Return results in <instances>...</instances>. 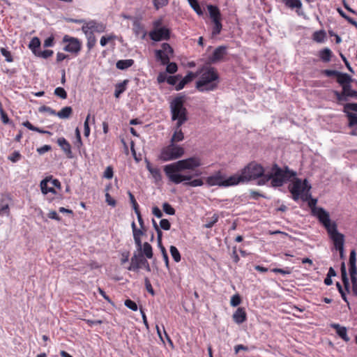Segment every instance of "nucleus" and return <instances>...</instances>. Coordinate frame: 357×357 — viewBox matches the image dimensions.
<instances>
[{
    "label": "nucleus",
    "instance_id": "16",
    "mask_svg": "<svg viewBox=\"0 0 357 357\" xmlns=\"http://www.w3.org/2000/svg\"><path fill=\"white\" fill-rule=\"evenodd\" d=\"M145 264H147V260L142 255H134L131 258L130 264L128 267V270L137 271L142 266H145Z\"/></svg>",
    "mask_w": 357,
    "mask_h": 357
},
{
    "label": "nucleus",
    "instance_id": "20",
    "mask_svg": "<svg viewBox=\"0 0 357 357\" xmlns=\"http://www.w3.org/2000/svg\"><path fill=\"white\" fill-rule=\"evenodd\" d=\"M349 274L357 275V267H356V252L355 250H352L349 255Z\"/></svg>",
    "mask_w": 357,
    "mask_h": 357
},
{
    "label": "nucleus",
    "instance_id": "52",
    "mask_svg": "<svg viewBox=\"0 0 357 357\" xmlns=\"http://www.w3.org/2000/svg\"><path fill=\"white\" fill-rule=\"evenodd\" d=\"M0 52H1V54L6 58V61L7 62H13V58L11 55L10 52H9L8 50H7L6 49H5L3 47H1L0 49Z\"/></svg>",
    "mask_w": 357,
    "mask_h": 357
},
{
    "label": "nucleus",
    "instance_id": "29",
    "mask_svg": "<svg viewBox=\"0 0 357 357\" xmlns=\"http://www.w3.org/2000/svg\"><path fill=\"white\" fill-rule=\"evenodd\" d=\"M85 36L87 40L86 47L88 49V52H90L96 46V38L94 33L92 32L87 33V34H85Z\"/></svg>",
    "mask_w": 357,
    "mask_h": 357
},
{
    "label": "nucleus",
    "instance_id": "11",
    "mask_svg": "<svg viewBox=\"0 0 357 357\" xmlns=\"http://www.w3.org/2000/svg\"><path fill=\"white\" fill-rule=\"evenodd\" d=\"M76 23L84 22L82 26V31L84 34L90 32L103 33L106 30V24L102 22H98L96 20H90L89 22H84L82 20H73Z\"/></svg>",
    "mask_w": 357,
    "mask_h": 357
},
{
    "label": "nucleus",
    "instance_id": "61",
    "mask_svg": "<svg viewBox=\"0 0 357 357\" xmlns=\"http://www.w3.org/2000/svg\"><path fill=\"white\" fill-rule=\"evenodd\" d=\"M160 228L164 230H169L171 224L167 219H162L160 222Z\"/></svg>",
    "mask_w": 357,
    "mask_h": 357
},
{
    "label": "nucleus",
    "instance_id": "47",
    "mask_svg": "<svg viewBox=\"0 0 357 357\" xmlns=\"http://www.w3.org/2000/svg\"><path fill=\"white\" fill-rule=\"evenodd\" d=\"M349 111L357 112V103H346L344 105L343 112L346 114L350 113Z\"/></svg>",
    "mask_w": 357,
    "mask_h": 357
},
{
    "label": "nucleus",
    "instance_id": "55",
    "mask_svg": "<svg viewBox=\"0 0 357 357\" xmlns=\"http://www.w3.org/2000/svg\"><path fill=\"white\" fill-rule=\"evenodd\" d=\"M151 174L153 178L155 180V181H161L162 175L160 170L158 167H155V169L151 170Z\"/></svg>",
    "mask_w": 357,
    "mask_h": 357
},
{
    "label": "nucleus",
    "instance_id": "15",
    "mask_svg": "<svg viewBox=\"0 0 357 357\" xmlns=\"http://www.w3.org/2000/svg\"><path fill=\"white\" fill-rule=\"evenodd\" d=\"M227 54V47L221 45L215 49L213 54L208 56V60L210 63H217L225 61Z\"/></svg>",
    "mask_w": 357,
    "mask_h": 357
},
{
    "label": "nucleus",
    "instance_id": "9",
    "mask_svg": "<svg viewBox=\"0 0 357 357\" xmlns=\"http://www.w3.org/2000/svg\"><path fill=\"white\" fill-rule=\"evenodd\" d=\"M184 99L181 96H177L170 102L172 120L176 119H188V111L184 107Z\"/></svg>",
    "mask_w": 357,
    "mask_h": 357
},
{
    "label": "nucleus",
    "instance_id": "33",
    "mask_svg": "<svg viewBox=\"0 0 357 357\" xmlns=\"http://www.w3.org/2000/svg\"><path fill=\"white\" fill-rule=\"evenodd\" d=\"M184 139V134L182 130H174L170 142L175 144Z\"/></svg>",
    "mask_w": 357,
    "mask_h": 357
},
{
    "label": "nucleus",
    "instance_id": "49",
    "mask_svg": "<svg viewBox=\"0 0 357 357\" xmlns=\"http://www.w3.org/2000/svg\"><path fill=\"white\" fill-rule=\"evenodd\" d=\"M54 94L61 99L67 98V93L65 89L62 87H57L54 90Z\"/></svg>",
    "mask_w": 357,
    "mask_h": 357
},
{
    "label": "nucleus",
    "instance_id": "19",
    "mask_svg": "<svg viewBox=\"0 0 357 357\" xmlns=\"http://www.w3.org/2000/svg\"><path fill=\"white\" fill-rule=\"evenodd\" d=\"M233 320L238 324H241L247 320V313L243 307H238L232 315Z\"/></svg>",
    "mask_w": 357,
    "mask_h": 357
},
{
    "label": "nucleus",
    "instance_id": "39",
    "mask_svg": "<svg viewBox=\"0 0 357 357\" xmlns=\"http://www.w3.org/2000/svg\"><path fill=\"white\" fill-rule=\"evenodd\" d=\"M169 251H170V253H171V255H172L173 259L176 262H179L181 261V257L180 252H179L178 250L176 248V247H175L174 245H171L170 248H169Z\"/></svg>",
    "mask_w": 357,
    "mask_h": 357
},
{
    "label": "nucleus",
    "instance_id": "24",
    "mask_svg": "<svg viewBox=\"0 0 357 357\" xmlns=\"http://www.w3.org/2000/svg\"><path fill=\"white\" fill-rule=\"evenodd\" d=\"M332 327L336 330V333L342 340L346 342L349 340V337L347 335V331L345 327L340 326L337 324H333Z\"/></svg>",
    "mask_w": 357,
    "mask_h": 357
},
{
    "label": "nucleus",
    "instance_id": "50",
    "mask_svg": "<svg viewBox=\"0 0 357 357\" xmlns=\"http://www.w3.org/2000/svg\"><path fill=\"white\" fill-rule=\"evenodd\" d=\"M241 303V298L238 294H236L231 298L230 305L232 307H236Z\"/></svg>",
    "mask_w": 357,
    "mask_h": 357
},
{
    "label": "nucleus",
    "instance_id": "63",
    "mask_svg": "<svg viewBox=\"0 0 357 357\" xmlns=\"http://www.w3.org/2000/svg\"><path fill=\"white\" fill-rule=\"evenodd\" d=\"M113 176H114L113 167L112 166H108L104 172L103 176L106 178L111 179L113 177Z\"/></svg>",
    "mask_w": 357,
    "mask_h": 357
},
{
    "label": "nucleus",
    "instance_id": "2",
    "mask_svg": "<svg viewBox=\"0 0 357 357\" xmlns=\"http://www.w3.org/2000/svg\"><path fill=\"white\" fill-rule=\"evenodd\" d=\"M312 213L326 229L335 249L340 252V258L342 259L344 257V236L338 232L336 222L331 220L329 213L323 208H313Z\"/></svg>",
    "mask_w": 357,
    "mask_h": 357
},
{
    "label": "nucleus",
    "instance_id": "27",
    "mask_svg": "<svg viewBox=\"0 0 357 357\" xmlns=\"http://www.w3.org/2000/svg\"><path fill=\"white\" fill-rule=\"evenodd\" d=\"M40 40L38 37H33L29 44V48L35 56L37 55V53L39 52L38 48L40 47Z\"/></svg>",
    "mask_w": 357,
    "mask_h": 357
},
{
    "label": "nucleus",
    "instance_id": "32",
    "mask_svg": "<svg viewBox=\"0 0 357 357\" xmlns=\"http://www.w3.org/2000/svg\"><path fill=\"white\" fill-rule=\"evenodd\" d=\"M143 252V254L145 255V257L148 259H151L153 257V249L151 245L145 242L143 244V246L142 248V250Z\"/></svg>",
    "mask_w": 357,
    "mask_h": 357
},
{
    "label": "nucleus",
    "instance_id": "10",
    "mask_svg": "<svg viewBox=\"0 0 357 357\" xmlns=\"http://www.w3.org/2000/svg\"><path fill=\"white\" fill-rule=\"evenodd\" d=\"M62 43L66 44L63 47V50L75 56H77L82 50V41L77 38L65 35L62 38Z\"/></svg>",
    "mask_w": 357,
    "mask_h": 357
},
{
    "label": "nucleus",
    "instance_id": "60",
    "mask_svg": "<svg viewBox=\"0 0 357 357\" xmlns=\"http://www.w3.org/2000/svg\"><path fill=\"white\" fill-rule=\"evenodd\" d=\"M124 304L127 307H128L129 309H130L133 311L137 310V305L136 303L130 299L126 300Z\"/></svg>",
    "mask_w": 357,
    "mask_h": 357
},
{
    "label": "nucleus",
    "instance_id": "64",
    "mask_svg": "<svg viewBox=\"0 0 357 357\" xmlns=\"http://www.w3.org/2000/svg\"><path fill=\"white\" fill-rule=\"evenodd\" d=\"M352 283V290L354 294L357 295V275H350Z\"/></svg>",
    "mask_w": 357,
    "mask_h": 357
},
{
    "label": "nucleus",
    "instance_id": "5",
    "mask_svg": "<svg viewBox=\"0 0 357 357\" xmlns=\"http://www.w3.org/2000/svg\"><path fill=\"white\" fill-rule=\"evenodd\" d=\"M234 175L236 184L238 185L256 179L261 181L265 176V170L261 165L256 162H251Z\"/></svg>",
    "mask_w": 357,
    "mask_h": 357
},
{
    "label": "nucleus",
    "instance_id": "3",
    "mask_svg": "<svg viewBox=\"0 0 357 357\" xmlns=\"http://www.w3.org/2000/svg\"><path fill=\"white\" fill-rule=\"evenodd\" d=\"M198 79L195 87L199 92L213 91L218 89L220 76L217 69L211 66H204L196 73Z\"/></svg>",
    "mask_w": 357,
    "mask_h": 357
},
{
    "label": "nucleus",
    "instance_id": "40",
    "mask_svg": "<svg viewBox=\"0 0 357 357\" xmlns=\"http://www.w3.org/2000/svg\"><path fill=\"white\" fill-rule=\"evenodd\" d=\"M116 36L113 33H111L107 36H103L101 37L100 40V45L104 47L108 43L116 39Z\"/></svg>",
    "mask_w": 357,
    "mask_h": 357
},
{
    "label": "nucleus",
    "instance_id": "59",
    "mask_svg": "<svg viewBox=\"0 0 357 357\" xmlns=\"http://www.w3.org/2000/svg\"><path fill=\"white\" fill-rule=\"evenodd\" d=\"M22 158V155L19 151H14L11 155L8 156V160L13 162H16L20 160Z\"/></svg>",
    "mask_w": 357,
    "mask_h": 357
},
{
    "label": "nucleus",
    "instance_id": "45",
    "mask_svg": "<svg viewBox=\"0 0 357 357\" xmlns=\"http://www.w3.org/2000/svg\"><path fill=\"white\" fill-rule=\"evenodd\" d=\"M169 0H153V4L155 10H159L169 3Z\"/></svg>",
    "mask_w": 357,
    "mask_h": 357
},
{
    "label": "nucleus",
    "instance_id": "22",
    "mask_svg": "<svg viewBox=\"0 0 357 357\" xmlns=\"http://www.w3.org/2000/svg\"><path fill=\"white\" fill-rule=\"evenodd\" d=\"M207 9L212 22L221 20L220 11L216 6L208 5Z\"/></svg>",
    "mask_w": 357,
    "mask_h": 357
},
{
    "label": "nucleus",
    "instance_id": "31",
    "mask_svg": "<svg viewBox=\"0 0 357 357\" xmlns=\"http://www.w3.org/2000/svg\"><path fill=\"white\" fill-rule=\"evenodd\" d=\"M73 114V109L70 106L62 108L59 112H56V116L60 119H68Z\"/></svg>",
    "mask_w": 357,
    "mask_h": 357
},
{
    "label": "nucleus",
    "instance_id": "43",
    "mask_svg": "<svg viewBox=\"0 0 357 357\" xmlns=\"http://www.w3.org/2000/svg\"><path fill=\"white\" fill-rule=\"evenodd\" d=\"M333 93L336 97L337 103L340 104L343 101H347V93H344V89L341 93L337 91H333Z\"/></svg>",
    "mask_w": 357,
    "mask_h": 357
},
{
    "label": "nucleus",
    "instance_id": "4",
    "mask_svg": "<svg viewBox=\"0 0 357 357\" xmlns=\"http://www.w3.org/2000/svg\"><path fill=\"white\" fill-rule=\"evenodd\" d=\"M296 176V173L289 169L287 167L282 169L277 164H274L271 167V172L265 173V176H263L262 179L258 181V185H265L271 181V186L275 188L280 187L287 181Z\"/></svg>",
    "mask_w": 357,
    "mask_h": 357
},
{
    "label": "nucleus",
    "instance_id": "13",
    "mask_svg": "<svg viewBox=\"0 0 357 357\" xmlns=\"http://www.w3.org/2000/svg\"><path fill=\"white\" fill-rule=\"evenodd\" d=\"M54 188H61V183L58 179H53L52 177H47L40 182V188L43 194L48 192L56 193Z\"/></svg>",
    "mask_w": 357,
    "mask_h": 357
},
{
    "label": "nucleus",
    "instance_id": "23",
    "mask_svg": "<svg viewBox=\"0 0 357 357\" xmlns=\"http://www.w3.org/2000/svg\"><path fill=\"white\" fill-rule=\"evenodd\" d=\"M336 78L337 83L340 84L342 88L344 86H347L352 82V78L350 75L340 72L338 73Z\"/></svg>",
    "mask_w": 357,
    "mask_h": 357
},
{
    "label": "nucleus",
    "instance_id": "41",
    "mask_svg": "<svg viewBox=\"0 0 357 357\" xmlns=\"http://www.w3.org/2000/svg\"><path fill=\"white\" fill-rule=\"evenodd\" d=\"M213 26L212 29V34L213 36L218 35L222 29L221 20L213 21Z\"/></svg>",
    "mask_w": 357,
    "mask_h": 357
},
{
    "label": "nucleus",
    "instance_id": "30",
    "mask_svg": "<svg viewBox=\"0 0 357 357\" xmlns=\"http://www.w3.org/2000/svg\"><path fill=\"white\" fill-rule=\"evenodd\" d=\"M133 31L135 35L140 36L141 39L144 40L146 38L147 32L144 29V26L139 23L134 24Z\"/></svg>",
    "mask_w": 357,
    "mask_h": 357
},
{
    "label": "nucleus",
    "instance_id": "57",
    "mask_svg": "<svg viewBox=\"0 0 357 357\" xmlns=\"http://www.w3.org/2000/svg\"><path fill=\"white\" fill-rule=\"evenodd\" d=\"M128 195H129L130 203L132 206V208H133L135 212L139 211V204H137L134 195L130 192H128Z\"/></svg>",
    "mask_w": 357,
    "mask_h": 357
},
{
    "label": "nucleus",
    "instance_id": "7",
    "mask_svg": "<svg viewBox=\"0 0 357 357\" xmlns=\"http://www.w3.org/2000/svg\"><path fill=\"white\" fill-rule=\"evenodd\" d=\"M205 181L208 187L228 188L237 185L234 174L227 177L221 170L216 171L212 175L206 177Z\"/></svg>",
    "mask_w": 357,
    "mask_h": 357
},
{
    "label": "nucleus",
    "instance_id": "36",
    "mask_svg": "<svg viewBox=\"0 0 357 357\" xmlns=\"http://www.w3.org/2000/svg\"><path fill=\"white\" fill-rule=\"evenodd\" d=\"M337 13L340 14L341 17L345 19L349 24L354 26L357 28V22L354 20L353 18L348 16L341 8H338L337 9Z\"/></svg>",
    "mask_w": 357,
    "mask_h": 357
},
{
    "label": "nucleus",
    "instance_id": "12",
    "mask_svg": "<svg viewBox=\"0 0 357 357\" xmlns=\"http://www.w3.org/2000/svg\"><path fill=\"white\" fill-rule=\"evenodd\" d=\"M154 54L156 61L165 66L170 61V57L174 54V50L169 43H163L161 45V49L155 50Z\"/></svg>",
    "mask_w": 357,
    "mask_h": 357
},
{
    "label": "nucleus",
    "instance_id": "26",
    "mask_svg": "<svg viewBox=\"0 0 357 357\" xmlns=\"http://www.w3.org/2000/svg\"><path fill=\"white\" fill-rule=\"evenodd\" d=\"M332 56V51L327 47L324 48L319 52V56L320 59L324 62H329L331 60Z\"/></svg>",
    "mask_w": 357,
    "mask_h": 357
},
{
    "label": "nucleus",
    "instance_id": "14",
    "mask_svg": "<svg viewBox=\"0 0 357 357\" xmlns=\"http://www.w3.org/2000/svg\"><path fill=\"white\" fill-rule=\"evenodd\" d=\"M149 36L153 41L167 40L170 38V31L168 28L162 26L160 29H153L149 33Z\"/></svg>",
    "mask_w": 357,
    "mask_h": 357
},
{
    "label": "nucleus",
    "instance_id": "51",
    "mask_svg": "<svg viewBox=\"0 0 357 357\" xmlns=\"http://www.w3.org/2000/svg\"><path fill=\"white\" fill-rule=\"evenodd\" d=\"M0 114H1V121L3 122V123L8 124L10 122V119H9L7 114L4 111L1 102H0Z\"/></svg>",
    "mask_w": 357,
    "mask_h": 357
},
{
    "label": "nucleus",
    "instance_id": "37",
    "mask_svg": "<svg viewBox=\"0 0 357 357\" xmlns=\"http://www.w3.org/2000/svg\"><path fill=\"white\" fill-rule=\"evenodd\" d=\"M341 273H342V279L343 284H344L346 289L348 290L349 284V280H348L347 274V271H346L345 264L344 262H342V265H341Z\"/></svg>",
    "mask_w": 357,
    "mask_h": 357
},
{
    "label": "nucleus",
    "instance_id": "21",
    "mask_svg": "<svg viewBox=\"0 0 357 357\" xmlns=\"http://www.w3.org/2000/svg\"><path fill=\"white\" fill-rule=\"evenodd\" d=\"M197 77L196 73L192 72H188V73L182 79V80L176 86L175 89L176 91L183 89L185 86L192 81V79Z\"/></svg>",
    "mask_w": 357,
    "mask_h": 357
},
{
    "label": "nucleus",
    "instance_id": "62",
    "mask_svg": "<svg viewBox=\"0 0 357 357\" xmlns=\"http://www.w3.org/2000/svg\"><path fill=\"white\" fill-rule=\"evenodd\" d=\"M39 111L40 112H47L50 115L56 116V112L50 107L42 106L39 108Z\"/></svg>",
    "mask_w": 357,
    "mask_h": 357
},
{
    "label": "nucleus",
    "instance_id": "28",
    "mask_svg": "<svg viewBox=\"0 0 357 357\" xmlns=\"http://www.w3.org/2000/svg\"><path fill=\"white\" fill-rule=\"evenodd\" d=\"M133 59L119 60L116 63V67L119 70H126L134 64Z\"/></svg>",
    "mask_w": 357,
    "mask_h": 357
},
{
    "label": "nucleus",
    "instance_id": "42",
    "mask_svg": "<svg viewBox=\"0 0 357 357\" xmlns=\"http://www.w3.org/2000/svg\"><path fill=\"white\" fill-rule=\"evenodd\" d=\"M343 89L348 97L357 98V91L352 90L351 84L344 86Z\"/></svg>",
    "mask_w": 357,
    "mask_h": 357
},
{
    "label": "nucleus",
    "instance_id": "38",
    "mask_svg": "<svg viewBox=\"0 0 357 357\" xmlns=\"http://www.w3.org/2000/svg\"><path fill=\"white\" fill-rule=\"evenodd\" d=\"M184 185L190 187H198L204 185V182L202 178H195L190 181H185Z\"/></svg>",
    "mask_w": 357,
    "mask_h": 357
},
{
    "label": "nucleus",
    "instance_id": "48",
    "mask_svg": "<svg viewBox=\"0 0 357 357\" xmlns=\"http://www.w3.org/2000/svg\"><path fill=\"white\" fill-rule=\"evenodd\" d=\"M162 209L164 212L168 215H174L175 214V209L167 202H165L162 204Z\"/></svg>",
    "mask_w": 357,
    "mask_h": 357
},
{
    "label": "nucleus",
    "instance_id": "44",
    "mask_svg": "<svg viewBox=\"0 0 357 357\" xmlns=\"http://www.w3.org/2000/svg\"><path fill=\"white\" fill-rule=\"evenodd\" d=\"M219 216L217 214H213V215L207 219L206 224L204 225L205 228H211L218 221Z\"/></svg>",
    "mask_w": 357,
    "mask_h": 357
},
{
    "label": "nucleus",
    "instance_id": "17",
    "mask_svg": "<svg viewBox=\"0 0 357 357\" xmlns=\"http://www.w3.org/2000/svg\"><path fill=\"white\" fill-rule=\"evenodd\" d=\"M282 2L287 8L291 10H295L297 15H303L301 10L303 4L301 0H282Z\"/></svg>",
    "mask_w": 357,
    "mask_h": 357
},
{
    "label": "nucleus",
    "instance_id": "54",
    "mask_svg": "<svg viewBox=\"0 0 357 357\" xmlns=\"http://www.w3.org/2000/svg\"><path fill=\"white\" fill-rule=\"evenodd\" d=\"M91 114H89L85 119V121L84 123V134L85 137H89L90 135V127L89 124V119H90Z\"/></svg>",
    "mask_w": 357,
    "mask_h": 357
},
{
    "label": "nucleus",
    "instance_id": "56",
    "mask_svg": "<svg viewBox=\"0 0 357 357\" xmlns=\"http://www.w3.org/2000/svg\"><path fill=\"white\" fill-rule=\"evenodd\" d=\"M166 65H167L166 70L167 73H169L170 74L175 73L178 70L177 65L174 62L170 63L169 61V63Z\"/></svg>",
    "mask_w": 357,
    "mask_h": 357
},
{
    "label": "nucleus",
    "instance_id": "34",
    "mask_svg": "<svg viewBox=\"0 0 357 357\" xmlns=\"http://www.w3.org/2000/svg\"><path fill=\"white\" fill-rule=\"evenodd\" d=\"M22 125L24 127L27 128L29 130H32V131H36L37 132L42 133V134H45V133L51 134V132L49 131L44 130L40 128L33 126L29 121H26L23 122Z\"/></svg>",
    "mask_w": 357,
    "mask_h": 357
},
{
    "label": "nucleus",
    "instance_id": "1",
    "mask_svg": "<svg viewBox=\"0 0 357 357\" xmlns=\"http://www.w3.org/2000/svg\"><path fill=\"white\" fill-rule=\"evenodd\" d=\"M202 165L201 158L197 156L167 165L164 167V172L169 181L174 184H179L185 181H190L191 175H183L181 172L185 170H194Z\"/></svg>",
    "mask_w": 357,
    "mask_h": 357
},
{
    "label": "nucleus",
    "instance_id": "53",
    "mask_svg": "<svg viewBox=\"0 0 357 357\" xmlns=\"http://www.w3.org/2000/svg\"><path fill=\"white\" fill-rule=\"evenodd\" d=\"M54 54V52L53 50H44V51H39L38 53H37V55H36V56H39V57H42V58H44V59H47L50 56H52Z\"/></svg>",
    "mask_w": 357,
    "mask_h": 357
},
{
    "label": "nucleus",
    "instance_id": "6",
    "mask_svg": "<svg viewBox=\"0 0 357 357\" xmlns=\"http://www.w3.org/2000/svg\"><path fill=\"white\" fill-rule=\"evenodd\" d=\"M289 190L292 195V199L297 201L301 199L303 201H307L311 195L309 193L311 186L308 184L307 179L302 181L298 178H294L288 186Z\"/></svg>",
    "mask_w": 357,
    "mask_h": 357
},
{
    "label": "nucleus",
    "instance_id": "25",
    "mask_svg": "<svg viewBox=\"0 0 357 357\" xmlns=\"http://www.w3.org/2000/svg\"><path fill=\"white\" fill-rule=\"evenodd\" d=\"M129 80L125 79L122 82L118 83L115 85L114 96L118 98L126 90L127 84Z\"/></svg>",
    "mask_w": 357,
    "mask_h": 357
},
{
    "label": "nucleus",
    "instance_id": "8",
    "mask_svg": "<svg viewBox=\"0 0 357 357\" xmlns=\"http://www.w3.org/2000/svg\"><path fill=\"white\" fill-rule=\"evenodd\" d=\"M184 153L182 146L170 142L168 146L162 149L159 158L162 161H170L182 157Z\"/></svg>",
    "mask_w": 357,
    "mask_h": 357
},
{
    "label": "nucleus",
    "instance_id": "46",
    "mask_svg": "<svg viewBox=\"0 0 357 357\" xmlns=\"http://www.w3.org/2000/svg\"><path fill=\"white\" fill-rule=\"evenodd\" d=\"M347 116L349 119V127H353L354 126H357V115L354 113H348L347 114Z\"/></svg>",
    "mask_w": 357,
    "mask_h": 357
},
{
    "label": "nucleus",
    "instance_id": "18",
    "mask_svg": "<svg viewBox=\"0 0 357 357\" xmlns=\"http://www.w3.org/2000/svg\"><path fill=\"white\" fill-rule=\"evenodd\" d=\"M57 144L68 158H73V155L71 151V146L64 137H59L57 139Z\"/></svg>",
    "mask_w": 357,
    "mask_h": 357
},
{
    "label": "nucleus",
    "instance_id": "58",
    "mask_svg": "<svg viewBox=\"0 0 357 357\" xmlns=\"http://www.w3.org/2000/svg\"><path fill=\"white\" fill-rule=\"evenodd\" d=\"M75 137L76 140L75 142V145L79 149L82 146V141L81 138L80 131L78 128L75 129Z\"/></svg>",
    "mask_w": 357,
    "mask_h": 357
},
{
    "label": "nucleus",
    "instance_id": "35",
    "mask_svg": "<svg viewBox=\"0 0 357 357\" xmlns=\"http://www.w3.org/2000/svg\"><path fill=\"white\" fill-rule=\"evenodd\" d=\"M326 34L324 30L317 31L312 35V39L317 43H323Z\"/></svg>",
    "mask_w": 357,
    "mask_h": 357
}]
</instances>
